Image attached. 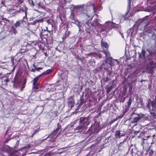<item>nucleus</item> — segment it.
Returning <instances> with one entry per match:
<instances>
[{
    "instance_id": "obj_23",
    "label": "nucleus",
    "mask_w": 156,
    "mask_h": 156,
    "mask_svg": "<svg viewBox=\"0 0 156 156\" xmlns=\"http://www.w3.org/2000/svg\"><path fill=\"white\" fill-rule=\"evenodd\" d=\"M9 156H22V155L17 151H13L9 154Z\"/></svg>"
},
{
    "instance_id": "obj_36",
    "label": "nucleus",
    "mask_w": 156,
    "mask_h": 156,
    "mask_svg": "<svg viewBox=\"0 0 156 156\" xmlns=\"http://www.w3.org/2000/svg\"><path fill=\"white\" fill-rule=\"evenodd\" d=\"M74 12L73 11H71V14L70 15L69 18L72 20L76 19L74 17Z\"/></svg>"
},
{
    "instance_id": "obj_3",
    "label": "nucleus",
    "mask_w": 156,
    "mask_h": 156,
    "mask_svg": "<svg viewBox=\"0 0 156 156\" xmlns=\"http://www.w3.org/2000/svg\"><path fill=\"white\" fill-rule=\"evenodd\" d=\"M147 106L148 108L150 110L151 116H152V117L155 118L156 115V101H153L151 102L150 99H148Z\"/></svg>"
},
{
    "instance_id": "obj_20",
    "label": "nucleus",
    "mask_w": 156,
    "mask_h": 156,
    "mask_svg": "<svg viewBox=\"0 0 156 156\" xmlns=\"http://www.w3.org/2000/svg\"><path fill=\"white\" fill-rule=\"evenodd\" d=\"M145 53L146 51L144 49L142 48L141 53L138 52L139 57L140 58H143L144 59H145Z\"/></svg>"
},
{
    "instance_id": "obj_52",
    "label": "nucleus",
    "mask_w": 156,
    "mask_h": 156,
    "mask_svg": "<svg viewBox=\"0 0 156 156\" xmlns=\"http://www.w3.org/2000/svg\"><path fill=\"white\" fill-rule=\"evenodd\" d=\"M19 144V140H18L16 141L15 146H14V148H16L18 147Z\"/></svg>"
},
{
    "instance_id": "obj_46",
    "label": "nucleus",
    "mask_w": 156,
    "mask_h": 156,
    "mask_svg": "<svg viewBox=\"0 0 156 156\" xmlns=\"http://www.w3.org/2000/svg\"><path fill=\"white\" fill-rule=\"evenodd\" d=\"M83 128H84V127L83 126L79 124V125L76 127V130H81Z\"/></svg>"
},
{
    "instance_id": "obj_39",
    "label": "nucleus",
    "mask_w": 156,
    "mask_h": 156,
    "mask_svg": "<svg viewBox=\"0 0 156 156\" xmlns=\"http://www.w3.org/2000/svg\"><path fill=\"white\" fill-rule=\"evenodd\" d=\"M129 107H126L122 111V113L125 114L129 110Z\"/></svg>"
},
{
    "instance_id": "obj_56",
    "label": "nucleus",
    "mask_w": 156,
    "mask_h": 156,
    "mask_svg": "<svg viewBox=\"0 0 156 156\" xmlns=\"http://www.w3.org/2000/svg\"><path fill=\"white\" fill-rule=\"evenodd\" d=\"M38 132V129L35 130L34 131V132L32 135V137L34 134H35L36 133Z\"/></svg>"
},
{
    "instance_id": "obj_27",
    "label": "nucleus",
    "mask_w": 156,
    "mask_h": 156,
    "mask_svg": "<svg viewBox=\"0 0 156 156\" xmlns=\"http://www.w3.org/2000/svg\"><path fill=\"white\" fill-rule=\"evenodd\" d=\"M115 136L116 138H120L122 136H121L120 131L119 130H117L115 133Z\"/></svg>"
},
{
    "instance_id": "obj_40",
    "label": "nucleus",
    "mask_w": 156,
    "mask_h": 156,
    "mask_svg": "<svg viewBox=\"0 0 156 156\" xmlns=\"http://www.w3.org/2000/svg\"><path fill=\"white\" fill-rule=\"evenodd\" d=\"M9 73H7L6 74H2V75H0V80H2L4 78H5V77H8V76L7 77V76H8Z\"/></svg>"
},
{
    "instance_id": "obj_12",
    "label": "nucleus",
    "mask_w": 156,
    "mask_h": 156,
    "mask_svg": "<svg viewBox=\"0 0 156 156\" xmlns=\"http://www.w3.org/2000/svg\"><path fill=\"white\" fill-rule=\"evenodd\" d=\"M111 23L110 24V28L109 29H110L111 26L112 27H115V30L118 33H119L121 35L122 38H124V36L121 30V27L119 26L118 25H115L114 26L112 25H111L112 23H111Z\"/></svg>"
},
{
    "instance_id": "obj_24",
    "label": "nucleus",
    "mask_w": 156,
    "mask_h": 156,
    "mask_svg": "<svg viewBox=\"0 0 156 156\" xmlns=\"http://www.w3.org/2000/svg\"><path fill=\"white\" fill-rule=\"evenodd\" d=\"M103 52L105 55L106 58L110 57V54L108 51V50H103Z\"/></svg>"
},
{
    "instance_id": "obj_38",
    "label": "nucleus",
    "mask_w": 156,
    "mask_h": 156,
    "mask_svg": "<svg viewBox=\"0 0 156 156\" xmlns=\"http://www.w3.org/2000/svg\"><path fill=\"white\" fill-rule=\"evenodd\" d=\"M113 87L111 86L109 87H107L106 89V92L107 93H109L111 90L112 89Z\"/></svg>"
},
{
    "instance_id": "obj_51",
    "label": "nucleus",
    "mask_w": 156,
    "mask_h": 156,
    "mask_svg": "<svg viewBox=\"0 0 156 156\" xmlns=\"http://www.w3.org/2000/svg\"><path fill=\"white\" fill-rule=\"evenodd\" d=\"M9 79L8 78H7L3 80V82L5 83V85H8L7 83L9 81Z\"/></svg>"
},
{
    "instance_id": "obj_4",
    "label": "nucleus",
    "mask_w": 156,
    "mask_h": 156,
    "mask_svg": "<svg viewBox=\"0 0 156 156\" xmlns=\"http://www.w3.org/2000/svg\"><path fill=\"white\" fill-rule=\"evenodd\" d=\"M147 51L149 53L147 56L149 60L155 59L156 57V46L155 45H151L147 49Z\"/></svg>"
},
{
    "instance_id": "obj_18",
    "label": "nucleus",
    "mask_w": 156,
    "mask_h": 156,
    "mask_svg": "<svg viewBox=\"0 0 156 156\" xmlns=\"http://www.w3.org/2000/svg\"><path fill=\"white\" fill-rule=\"evenodd\" d=\"M2 20H3V22L4 23V24L5 26H10V24L13 22L12 21H10L9 20L6 19L5 18H2Z\"/></svg>"
},
{
    "instance_id": "obj_26",
    "label": "nucleus",
    "mask_w": 156,
    "mask_h": 156,
    "mask_svg": "<svg viewBox=\"0 0 156 156\" xmlns=\"http://www.w3.org/2000/svg\"><path fill=\"white\" fill-rule=\"evenodd\" d=\"M106 61L107 63H108L111 66H112V65H113L112 58L111 57L106 58Z\"/></svg>"
},
{
    "instance_id": "obj_11",
    "label": "nucleus",
    "mask_w": 156,
    "mask_h": 156,
    "mask_svg": "<svg viewBox=\"0 0 156 156\" xmlns=\"http://www.w3.org/2000/svg\"><path fill=\"white\" fill-rule=\"evenodd\" d=\"M131 116L133 117L132 122L133 123L137 122L141 118L140 115L137 114L134 112L132 114Z\"/></svg>"
},
{
    "instance_id": "obj_32",
    "label": "nucleus",
    "mask_w": 156,
    "mask_h": 156,
    "mask_svg": "<svg viewBox=\"0 0 156 156\" xmlns=\"http://www.w3.org/2000/svg\"><path fill=\"white\" fill-rule=\"evenodd\" d=\"M127 18L124 15H121L120 16V22H123V21L125 20H127Z\"/></svg>"
},
{
    "instance_id": "obj_28",
    "label": "nucleus",
    "mask_w": 156,
    "mask_h": 156,
    "mask_svg": "<svg viewBox=\"0 0 156 156\" xmlns=\"http://www.w3.org/2000/svg\"><path fill=\"white\" fill-rule=\"evenodd\" d=\"M70 34V32L69 31H66L65 32V34L63 35L62 37V39L63 40H65L66 39L67 37H69V35Z\"/></svg>"
},
{
    "instance_id": "obj_42",
    "label": "nucleus",
    "mask_w": 156,
    "mask_h": 156,
    "mask_svg": "<svg viewBox=\"0 0 156 156\" xmlns=\"http://www.w3.org/2000/svg\"><path fill=\"white\" fill-rule=\"evenodd\" d=\"M130 0H129L128 2V6H127V12L126 14V15L128 13L129 11V10L130 9Z\"/></svg>"
},
{
    "instance_id": "obj_13",
    "label": "nucleus",
    "mask_w": 156,
    "mask_h": 156,
    "mask_svg": "<svg viewBox=\"0 0 156 156\" xmlns=\"http://www.w3.org/2000/svg\"><path fill=\"white\" fill-rule=\"evenodd\" d=\"M148 29L149 30L151 29V30H148L147 32L148 33H149L151 34V38L152 39H153L155 41V43H156V41L155 40V39H156V35L155 33L153 32V30H154L155 31H156V30L153 27H150L148 28Z\"/></svg>"
},
{
    "instance_id": "obj_19",
    "label": "nucleus",
    "mask_w": 156,
    "mask_h": 156,
    "mask_svg": "<svg viewBox=\"0 0 156 156\" xmlns=\"http://www.w3.org/2000/svg\"><path fill=\"white\" fill-rule=\"evenodd\" d=\"M142 141L141 143V145L142 146L143 148L145 149L147 148L148 146V144L147 142V140L143 138L142 139Z\"/></svg>"
},
{
    "instance_id": "obj_45",
    "label": "nucleus",
    "mask_w": 156,
    "mask_h": 156,
    "mask_svg": "<svg viewBox=\"0 0 156 156\" xmlns=\"http://www.w3.org/2000/svg\"><path fill=\"white\" fill-rule=\"evenodd\" d=\"M37 23V21L35 20H34L33 22H31V23H28V24L29 26L30 25H34Z\"/></svg>"
},
{
    "instance_id": "obj_63",
    "label": "nucleus",
    "mask_w": 156,
    "mask_h": 156,
    "mask_svg": "<svg viewBox=\"0 0 156 156\" xmlns=\"http://www.w3.org/2000/svg\"><path fill=\"white\" fill-rule=\"evenodd\" d=\"M154 152V151H153L152 150H151V151L150 152V154H151V155H152L153 154V153Z\"/></svg>"
},
{
    "instance_id": "obj_22",
    "label": "nucleus",
    "mask_w": 156,
    "mask_h": 156,
    "mask_svg": "<svg viewBox=\"0 0 156 156\" xmlns=\"http://www.w3.org/2000/svg\"><path fill=\"white\" fill-rule=\"evenodd\" d=\"M49 32L50 31L48 30V27H46L45 29H42L40 34L42 35H47L48 34V32Z\"/></svg>"
},
{
    "instance_id": "obj_34",
    "label": "nucleus",
    "mask_w": 156,
    "mask_h": 156,
    "mask_svg": "<svg viewBox=\"0 0 156 156\" xmlns=\"http://www.w3.org/2000/svg\"><path fill=\"white\" fill-rule=\"evenodd\" d=\"M24 12V10L23 9V8L22 7H20L19 8V10H17L15 12V13L16 14L18 13L21 12Z\"/></svg>"
},
{
    "instance_id": "obj_37",
    "label": "nucleus",
    "mask_w": 156,
    "mask_h": 156,
    "mask_svg": "<svg viewBox=\"0 0 156 156\" xmlns=\"http://www.w3.org/2000/svg\"><path fill=\"white\" fill-rule=\"evenodd\" d=\"M132 102V100L131 99V98L130 97H129V98L128 100V101L127 102V106L129 107H130L131 106Z\"/></svg>"
},
{
    "instance_id": "obj_16",
    "label": "nucleus",
    "mask_w": 156,
    "mask_h": 156,
    "mask_svg": "<svg viewBox=\"0 0 156 156\" xmlns=\"http://www.w3.org/2000/svg\"><path fill=\"white\" fill-rule=\"evenodd\" d=\"M56 3L58 5H62L65 4L67 2L70 3L71 0H55Z\"/></svg>"
},
{
    "instance_id": "obj_59",
    "label": "nucleus",
    "mask_w": 156,
    "mask_h": 156,
    "mask_svg": "<svg viewBox=\"0 0 156 156\" xmlns=\"http://www.w3.org/2000/svg\"><path fill=\"white\" fill-rule=\"evenodd\" d=\"M133 30L132 29H131L130 30V31L131 32V34L132 36V35H133Z\"/></svg>"
},
{
    "instance_id": "obj_6",
    "label": "nucleus",
    "mask_w": 156,
    "mask_h": 156,
    "mask_svg": "<svg viewBox=\"0 0 156 156\" xmlns=\"http://www.w3.org/2000/svg\"><path fill=\"white\" fill-rule=\"evenodd\" d=\"M126 139H124L122 141L117 144L118 150L117 152L120 153L124 152L125 149L127 147V144L126 142Z\"/></svg>"
},
{
    "instance_id": "obj_35",
    "label": "nucleus",
    "mask_w": 156,
    "mask_h": 156,
    "mask_svg": "<svg viewBox=\"0 0 156 156\" xmlns=\"http://www.w3.org/2000/svg\"><path fill=\"white\" fill-rule=\"evenodd\" d=\"M155 136V134H154L152 135L151 137L152 138V142H151V144L152 145L153 144H155V145H156V143L155 142L156 141V138H154Z\"/></svg>"
},
{
    "instance_id": "obj_29",
    "label": "nucleus",
    "mask_w": 156,
    "mask_h": 156,
    "mask_svg": "<svg viewBox=\"0 0 156 156\" xmlns=\"http://www.w3.org/2000/svg\"><path fill=\"white\" fill-rule=\"evenodd\" d=\"M126 89L124 87L123 88V90L121 92V93L120 95V96H124L126 95Z\"/></svg>"
},
{
    "instance_id": "obj_15",
    "label": "nucleus",
    "mask_w": 156,
    "mask_h": 156,
    "mask_svg": "<svg viewBox=\"0 0 156 156\" xmlns=\"http://www.w3.org/2000/svg\"><path fill=\"white\" fill-rule=\"evenodd\" d=\"M73 21L71 22V23L76 24L79 27V31H81L83 30V28L82 25H80V22L78 20L76 19H75L73 20Z\"/></svg>"
},
{
    "instance_id": "obj_8",
    "label": "nucleus",
    "mask_w": 156,
    "mask_h": 156,
    "mask_svg": "<svg viewBox=\"0 0 156 156\" xmlns=\"http://www.w3.org/2000/svg\"><path fill=\"white\" fill-rule=\"evenodd\" d=\"M80 120L79 124L83 126L84 128L87 126L90 122L89 118L87 117H81Z\"/></svg>"
},
{
    "instance_id": "obj_31",
    "label": "nucleus",
    "mask_w": 156,
    "mask_h": 156,
    "mask_svg": "<svg viewBox=\"0 0 156 156\" xmlns=\"http://www.w3.org/2000/svg\"><path fill=\"white\" fill-rule=\"evenodd\" d=\"M150 125L151 128H150V129H154L155 130V129L156 128V125H155V123L151 122Z\"/></svg>"
},
{
    "instance_id": "obj_1",
    "label": "nucleus",
    "mask_w": 156,
    "mask_h": 156,
    "mask_svg": "<svg viewBox=\"0 0 156 156\" xmlns=\"http://www.w3.org/2000/svg\"><path fill=\"white\" fill-rule=\"evenodd\" d=\"M27 11V10H24L25 15V16L23 17L22 19L16 21V23L13 26H12V30L14 34H16L17 33L16 30L17 27H20L22 24H24L26 23L27 22V16L26 14Z\"/></svg>"
},
{
    "instance_id": "obj_61",
    "label": "nucleus",
    "mask_w": 156,
    "mask_h": 156,
    "mask_svg": "<svg viewBox=\"0 0 156 156\" xmlns=\"http://www.w3.org/2000/svg\"><path fill=\"white\" fill-rule=\"evenodd\" d=\"M24 84H22V87H21V91H22L24 87L25 86H24L23 85Z\"/></svg>"
},
{
    "instance_id": "obj_58",
    "label": "nucleus",
    "mask_w": 156,
    "mask_h": 156,
    "mask_svg": "<svg viewBox=\"0 0 156 156\" xmlns=\"http://www.w3.org/2000/svg\"><path fill=\"white\" fill-rule=\"evenodd\" d=\"M124 115V114L123 113H122L119 116H118V118H121Z\"/></svg>"
},
{
    "instance_id": "obj_21",
    "label": "nucleus",
    "mask_w": 156,
    "mask_h": 156,
    "mask_svg": "<svg viewBox=\"0 0 156 156\" xmlns=\"http://www.w3.org/2000/svg\"><path fill=\"white\" fill-rule=\"evenodd\" d=\"M101 44L103 48V50L108 49L109 45L106 42H103L102 40H101Z\"/></svg>"
},
{
    "instance_id": "obj_43",
    "label": "nucleus",
    "mask_w": 156,
    "mask_h": 156,
    "mask_svg": "<svg viewBox=\"0 0 156 156\" xmlns=\"http://www.w3.org/2000/svg\"><path fill=\"white\" fill-rule=\"evenodd\" d=\"M33 66L34 67V68L37 71H39L40 70H41L42 69V68L41 67H37L34 64L33 65Z\"/></svg>"
},
{
    "instance_id": "obj_64",
    "label": "nucleus",
    "mask_w": 156,
    "mask_h": 156,
    "mask_svg": "<svg viewBox=\"0 0 156 156\" xmlns=\"http://www.w3.org/2000/svg\"><path fill=\"white\" fill-rule=\"evenodd\" d=\"M11 62L12 63L13 65H14V59H12L11 60Z\"/></svg>"
},
{
    "instance_id": "obj_49",
    "label": "nucleus",
    "mask_w": 156,
    "mask_h": 156,
    "mask_svg": "<svg viewBox=\"0 0 156 156\" xmlns=\"http://www.w3.org/2000/svg\"><path fill=\"white\" fill-rule=\"evenodd\" d=\"M120 131L121 136L122 137L125 136V135L126 133V131Z\"/></svg>"
},
{
    "instance_id": "obj_25",
    "label": "nucleus",
    "mask_w": 156,
    "mask_h": 156,
    "mask_svg": "<svg viewBox=\"0 0 156 156\" xmlns=\"http://www.w3.org/2000/svg\"><path fill=\"white\" fill-rule=\"evenodd\" d=\"M106 70L107 73V75L108 76H110L112 74V69L111 67H109L107 69H105Z\"/></svg>"
},
{
    "instance_id": "obj_57",
    "label": "nucleus",
    "mask_w": 156,
    "mask_h": 156,
    "mask_svg": "<svg viewBox=\"0 0 156 156\" xmlns=\"http://www.w3.org/2000/svg\"><path fill=\"white\" fill-rule=\"evenodd\" d=\"M37 21V23H41L43 22V20L42 19H38L36 20Z\"/></svg>"
},
{
    "instance_id": "obj_30",
    "label": "nucleus",
    "mask_w": 156,
    "mask_h": 156,
    "mask_svg": "<svg viewBox=\"0 0 156 156\" xmlns=\"http://www.w3.org/2000/svg\"><path fill=\"white\" fill-rule=\"evenodd\" d=\"M127 97V96H119L120 101L122 103H123L125 101V100Z\"/></svg>"
},
{
    "instance_id": "obj_60",
    "label": "nucleus",
    "mask_w": 156,
    "mask_h": 156,
    "mask_svg": "<svg viewBox=\"0 0 156 156\" xmlns=\"http://www.w3.org/2000/svg\"><path fill=\"white\" fill-rule=\"evenodd\" d=\"M35 70H36L34 68V69H33H33H32L30 71H31V72H34V73H35Z\"/></svg>"
},
{
    "instance_id": "obj_2",
    "label": "nucleus",
    "mask_w": 156,
    "mask_h": 156,
    "mask_svg": "<svg viewBox=\"0 0 156 156\" xmlns=\"http://www.w3.org/2000/svg\"><path fill=\"white\" fill-rule=\"evenodd\" d=\"M90 23L93 27H94L95 28L97 27H102L103 31L109 29L111 23L110 22H107L104 25H102L98 23L97 19H95Z\"/></svg>"
},
{
    "instance_id": "obj_54",
    "label": "nucleus",
    "mask_w": 156,
    "mask_h": 156,
    "mask_svg": "<svg viewBox=\"0 0 156 156\" xmlns=\"http://www.w3.org/2000/svg\"><path fill=\"white\" fill-rule=\"evenodd\" d=\"M96 55L97 58H100L101 57V54L100 53L97 54Z\"/></svg>"
},
{
    "instance_id": "obj_55",
    "label": "nucleus",
    "mask_w": 156,
    "mask_h": 156,
    "mask_svg": "<svg viewBox=\"0 0 156 156\" xmlns=\"http://www.w3.org/2000/svg\"><path fill=\"white\" fill-rule=\"evenodd\" d=\"M17 2L19 4H21L23 2V0H17Z\"/></svg>"
},
{
    "instance_id": "obj_9",
    "label": "nucleus",
    "mask_w": 156,
    "mask_h": 156,
    "mask_svg": "<svg viewBox=\"0 0 156 156\" xmlns=\"http://www.w3.org/2000/svg\"><path fill=\"white\" fill-rule=\"evenodd\" d=\"M12 82L13 83V86L14 87L16 88L20 87L21 83V80L17 73L14 77L13 80L12 81Z\"/></svg>"
},
{
    "instance_id": "obj_48",
    "label": "nucleus",
    "mask_w": 156,
    "mask_h": 156,
    "mask_svg": "<svg viewBox=\"0 0 156 156\" xmlns=\"http://www.w3.org/2000/svg\"><path fill=\"white\" fill-rule=\"evenodd\" d=\"M33 88L36 89H38V84L37 83H35L34 84V83H33Z\"/></svg>"
},
{
    "instance_id": "obj_50",
    "label": "nucleus",
    "mask_w": 156,
    "mask_h": 156,
    "mask_svg": "<svg viewBox=\"0 0 156 156\" xmlns=\"http://www.w3.org/2000/svg\"><path fill=\"white\" fill-rule=\"evenodd\" d=\"M2 21H0V27H1V28H2V27L3 28L5 29V27L4 24H3L2 23Z\"/></svg>"
},
{
    "instance_id": "obj_14",
    "label": "nucleus",
    "mask_w": 156,
    "mask_h": 156,
    "mask_svg": "<svg viewBox=\"0 0 156 156\" xmlns=\"http://www.w3.org/2000/svg\"><path fill=\"white\" fill-rule=\"evenodd\" d=\"M148 25V22L147 20H143L141 21L139 25V26L141 27V28L144 30H146V28Z\"/></svg>"
},
{
    "instance_id": "obj_17",
    "label": "nucleus",
    "mask_w": 156,
    "mask_h": 156,
    "mask_svg": "<svg viewBox=\"0 0 156 156\" xmlns=\"http://www.w3.org/2000/svg\"><path fill=\"white\" fill-rule=\"evenodd\" d=\"M74 99L72 97H70L68 99V105L71 108L74 106Z\"/></svg>"
},
{
    "instance_id": "obj_33",
    "label": "nucleus",
    "mask_w": 156,
    "mask_h": 156,
    "mask_svg": "<svg viewBox=\"0 0 156 156\" xmlns=\"http://www.w3.org/2000/svg\"><path fill=\"white\" fill-rule=\"evenodd\" d=\"M99 128V122H95L94 126V129L98 131Z\"/></svg>"
},
{
    "instance_id": "obj_7",
    "label": "nucleus",
    "mask_w": 156,
    "mask_h": 156,
    "mask_svg": "<svg viewBox=\"0 0 156 156\" xmlns=\"http://www.w3.org/2000/svg\"><path fill=\"white\" fill-rule=\"evenodd\" d=\"M57 127L56 129L53 131V132L51 134L48 136L45 139H47L50 136L51 137H53L54 140H55L58 136L59 135L61 131V126L60 124L58 123L57 124Z\"/></svg>"
},
{
    "instance_id": "obj_44",
    "label": "nucleus",
    "mask_w": 156,
    "mask_h": 156,
    "mask_svg": "<svg viewBox=\"0 0 156 156\" xmlns=\"http://www.w3.org/2000/svg\"><path fill=\"white\" fill-rule=\"evenodd\" d=\"M83 99L81 97L80 101H79L77 104H78V106L81 105L83 103Z\"/></svg>"
},
{
    "instance_id": "obj_41",
    "label": "nucleus",
    "mask_w": 156,
    "mask_h": 156,
    "mask_svg": "<svg viewBox=\"0 0 156 156\" xmlns=\"http://www.w3.org/2000/svg\"><path fill=\"white\" fill-rule=\"evenodd\" d=\"M156 63L154 62L153 61H151L150 62V65L153 67H155L156 66V65L155 64Z\"/></svg>"
},
{
    "instance_id": "obj_5",
    "label": "nucleus",
    "mask_w": 156,
    "mask_h": 156,
    "mask_svg": "<svg viewBox=\"0 0 156 156\" xmlns=\"http://www.w3.org/2000/svg\"><path fill=\"white\" fill-rule=\"evenodd\" d=\"M86 7L84 6L83 5H80L75 6L73 5H72V7H70V9L72 8L73 11L76 15H79L82 13H85L86 12V11L84 10V9L86 8Z\"/></svg>"
},
{
    "instance_id": "obj_47",
    "label": "nucleus",
    "mask_w": 156,
    "mask_h": 156,
    "mask_svg": "<svg viewBox=\"0 0 156 156\" xmlns=\"http://www.w3.org/2000/svg\"><path fill=\"white\" fill-rule=\"evenodd\" d=\"M111 80L110 78L108 76L106 78L103 79V81L104 82L106 83L109 80Z\"/></svg>"
},
{
    "instance_id": "obj_53",
    "label": "nucleus",
    "mask_w": 156,
    "mask_h": 156,
    "mask_svg": "<svg viewBox=\"0 0 156 156\" xmlns=\"http://www.w3.org/2000/svg\"><path fill=\"white\" fill-rule=\"evenodd\" d=\"M133 88V86L132 84L130 85L129 86V92H130L132 91Z\"/></svg>"
},
{
    "instance_id": "obj_10",
    "label": "nucleus",
    "mask_w": 156,
    "mask_h": 156,
    "mask_svg": "<svg viewBox=\"0 0 156 156\" xmlns=\"http://www.w3.org/2000/svg\"><path fill=\"white\" fill-rule=\"evenodd\" d=\"M51 72V70L50 69H48L46 70L45 71L43 72L41 74L37 76L36 77L34 78V79L33 80V83H34V84L35 83H37V82L38 80L39 77H41L43 75H47V74H48L50 73Z\"/></svg>"
},
{
    "instance_id": "obj_62",
    "label": "nucleus",
    "mask_w": 156,
    "mask_h": 156,
    "mask_svg": "<svg viewBox=\"0 0 156 156\" xmlns=\"http://www.w3.org/2000/svg\"><path fill=\"white\" fill-rule=\"evenodd\" d=\"M30 4L32 5L33 6H34V2H33V0H31V2H30Z\"/></svg>"
}]
</instances>
